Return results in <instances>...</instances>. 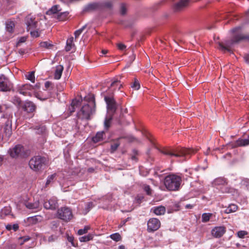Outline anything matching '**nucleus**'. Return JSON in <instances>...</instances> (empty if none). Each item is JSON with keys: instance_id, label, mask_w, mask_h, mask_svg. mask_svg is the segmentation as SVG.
I'll use <instances>...</instances> for the list:
<instances>
[{"instance_id": "obj_1", "label": "nucleus", "mask_w": 249, "mask_h": 249, "mask_svg": "<svg viewBox=\"0 0 249 249\" xmlns=\"http://www.w3.org/2000/svg\"><path fill=\"white\" fill-rule=\"evenodd\" d=\"M197 149L178 147L177 148H164L160 150L163 154L170 157L183 158V160L189 158L190 155L195 154Z\"/></svg>"}, {"instance_id": "obj_2", "label": "nucleus", "mask_w": 249, "mask_h": 249, "mask_svg": "<svg viewBox=\"0 0 249 249\" xmlns=\"http://www.w3.org/2000/svg\"><path fill=\"white\" fill-rule=\"evenodd\" d=\"M240 30L241 27H240L232 29L231 31L234 34L232 38L230 40L227 41L225 45L222 43H219V48L223 51H230V49L233 44L246 39H249V37L241 34Z\"/></svg>"}, {"instance_id": "obj_3", "label": "nucleus", "mask_w": 249, "mask_h": 249, "mask_svg": "<svg viewBox=\"0 0 249 249\" xmlns=\"http://www.w3.org/2000/svg\"><path fill=\"white\" fill-rule=\"evenodd\" d=\"M182 178L175 174H170L164 178V185L166 188L170 191L179 190L182 183Z\"/></svg>"}, {"instance_id": "obj_4", "label": "nucleus", "mask_w": 249, "mask_h": 249, "mask_svg": "<svg viewBox=\"0 0 249 249\" xmlns=\"http://www.w3.org/2000/svg\"><path fill=\"white\" fill-rule=\"evenodd\" d=\"M95 101L93 99L89 104L83 106L82 108L77 113V117L80 120H89L90 115L95 112Z\"/></svg>"}, {"instance_id": "obj_5", "label": "nucleus", "mask_w": 249, "mask_h": 249, "mask_svg": "<svg viewBox=\"0 0 249 249\" xmlns=\"http://www.w3.org/2000/svg\"><path fill=\"white\" fill-rule=\"evenodd\" d=\"M8 153L13 158H25L29 155V152L22 145L18 144L13 148H10Z\"/></svg>"}, {"instance_id": "obj_6", "label": "nucleus", "mask_w": 249, "mask_h": 249, "mask_svg": "<svg viewBox=\"0 0 249 249\" xmlns=\"http://www.w3.org/2000/svg\"><path fill=\"white\" fill-rule=\"evenodd\" d=\"M46 159L40 156L33 157L29 162L30 168L34 171L37 172L41 170L45 165Z\"/></svg>"}, {"instance_id": "obj_7", "label": "nucleus", "mask_w": 249, "mask_h": 249, "mask_svg": "<svg viewBox=\"0 0 249 249\" xmlns=\"http://www.w3.org/2000/svg\"><path fill=\"white\" fill-rule=\"evenodd\" d=\"M57 214L58 218L66 222L70 220L72 217L71 211L67 207H63L59 209Z\"/></svg>"}, {"instance_id": "obj_8", "label": "nucleus", "mask_w": 249, "mask_h": 249, "mask_svg": "<svg viewBox=\"0 0 249 249\" xmlns=\"http://www.w3.org/2000/svg\"><path fill=\"white\" fill-rule=\"evenodd\" d=\"M104 99L107 105L108 113H111V115H113L117 109V103L115 100L112 96H107L104 97Z\"/></svg>"}, {"instance_id": "obj_9", "label": "nucleus", "mask_w": 249, "mask_h": 249, "mask_svg": "<svg viewBox=\"0 0 249 249\" xmlns=\"http://www.w3.org/2000/svg\"><path fill=\"white\" fill-rule=\"evenodd\" d=\"M12 84L8 78L4 75L0 76V90L2 91H10L12 88Z\"/></svg>"}, {"instance_id": "obj_10", "label": "nucleus", "mask_w": 249, "mask_h": 249, "mask_svg": "<svg viewBox=\"0 0 249 249\" xmlns=\"http://www.w3.org/2000/svg\"><path fill=\"white\" fill-rule=\"evenodd\" d=\"M43 206L44 208L47 210H55L58 207V202L56 197L53 196L44 200Z\"/></svg>"}, {"instance_id": "obj_11", "label": "nucleus", "mask_w": 249, "mask_h": 249, "mask_svg": "<svg viewBox=\"0 0 249 249\" xmlns=\"http://www.w3.org/2000/svg\"><path fill=\"white\" fill-rule=\"evenodd\" d=\"M160 227V221L156 218H150L147 222V231L149 232L158 230Z\"/></svg>"}, {"instance_id": "obj_12", "label": "nucleus", "mask_w": 249, "mask_h": 249, "mask_svg": "<svg viewBox=\"0 0 249 249\" xmlns=\"http://www.w3.org/2000/svg\"><path fill=\"white\" fill-rule=\"evenodd\" d=\"M34 87L30 84H26L18 86L17 90L20 94L24 96H30L31 91L34 89Z\"/></svg>"}, {"instance_id": "obj_13", "label": "nucleus", "mask_w": 249, "mask_h": 249, "mask_svg": "<svg viewBox=\"0 0 249 249\" xmlns=\"http://www.w3.org/2000/svg\"><path fill=\"white\" fill-rule=\"evenodd\" d=\"M25 22L28 31L36 29L37 26V21L36 20L35 17L31 14L26 17Z\"/></svg>"}, {"instance_id": "obj_14", "label": "nucleus", "mask_w": 249, "mask_h": 249, "mask_svg": "<svg viewBox=\"0 0 249 249\" xmlns=\"http://www.w3.org/2000/svg\"><path fill=\"white\" fill-rule=\"evenodd\" d=\"M36 106L32 102L26 101L21 105V108L23 111L27 113H32L35 111Z\"/></svg>"}, {"instance_id": "obj_15", "label": "nucleus", "mask_w": 249, "mask_h": 249, "mask_svg": "<svg viewBox=\"0 0 249 249\" xmlns=\"http://www.w3.org/2000/svg\"><path fill=\"white\" fill-rule=\"evenodd\" d=\"M52 83L50 81H47L45 83V91H47L48 94L47 95H45L44 97H41L40 96V94L39 93H37L36 95V96L40 100H45L51 97H52V93L51 92V90L53 89V88L52 87Z\"/></svg>"}, {"instance_id": "obj_16", "label": "nucleus", "mask_w": 249, "mask_h": 249, "mask_svg": "<svg viewBox=\"0 0 249 249\" xmlns=\"http://www.w3.org/2000/svg\"><path fill=\"white\" fill-rule=\"evenodd\" d=\"M3 132L5 136L10 138L12 134V121L11 119H8L3 125Z\"/></svg>"}, {"instance_id": "obj_17", "label": "nucleus", "mask_w": 249, "mask_h": 249, "mask_svg": "<svg viewBox=\"0 0 249 249\" xmlns=\"http://www.w3.org/2000/svg\"><path fill=\"white\" fill-rule=\"evenodd\" d=\"M226 231V229L224 226H217L212 230L211 234L215 238H220L224 234Z\"/></svg>"}, {"instance_id": "obj_18", "label": "nucleus", "mask_w": 249, "mask_h": 249, "mask_svg": "<svg viewBox=\"0 0 249 249\" xmlns=\"http://www.w3.org/2000/svg\"><path fill=\"white\" fill-rule=\"evenodd\" d=\"M190 3L189 0H180L173 6V9L175 12H179L188 6Z\"/></svg>"}, {"instance_id": "obj_19", "label": "nucleus", "mask_w": 249, "mask_h": 249, "mask_svg": "<svg viewBox=\"0 0 249 249\" xmlns=\"http://www.w3.org/2000/svg\"><path fill=\"white\" fill-rule=\"evenodd\" d=\"M25 205L27 208L33 212H38L41 209L40 203L38 200H36L33 203L27 202Z\"/></svg>"}, {"instance_id": "obj_20", "label": "nucleus", "mask_w": 249, "mask_h": 249, "mask_svg": "<svg viewBox=\"0 0 249 249\" xmlns=\"http://www.w3.org/2000/svg\"><path fill=\"white\" fill-rule=\"evenodd\" d=\"M249 145V136L247 139H238L235 142L231 144V146L233 148L245 146Z\"/></svg>"}, {"instance_id": "obj_21", "label": "nucleus", "mask_w": 249, "mask_h": 249, "mask_svg": "<svg viewBox=\"0 0 249 249\" xmlns=\"http://www.w3.org/2000/svg\"><path fill=\"white\" fill-rule=\"evenodd\" d=\"M213 183L214 186H222V187H223L225 185L227 184V182L225 178H218L215 179Z\"/></svg>"}, {"instance_id": "obj_22", "label": "nucleus", "mask_w": 249, "mask_h": 249, "mask_svg": "<svg viewBox=\"0 0 249 249\" xmlns=\"http://www.w3.org/2000/svg\"><path fill=\"white\" fill-rule=\"evenodd\" d=\"M73 40L74 38L72 36L70 37L69 38L66 42V46L65 47V50L67 52L70 51L72 48L75 47V45L73 43Z\"/></svg>"}, {"instance_id": "obj_23", "label": "nucleus", "mask_w": 249, "mask_h": 249, "mask_svg": "<svg viewBox=\"0 0 249 249\" xmlns=\"http://www.w3.org/2000/svg\"><path fill=\"white\" fill-rule=\"evenodd\" d=\"M63 71V67L62 66L58 65L56 66L54 75L55 79L58 80L61 78Z\"/></svg>"}, {"instance_id": "obj_24", "label": "nucleus", "mask_w": 249, "mask_h": 249, "mask_svg": "<svg viewBox=\"0 0 249 249\" xmlns=\"http://www.w3.org/2000/svg\"><path fill=\"white\" fill-rule=\"evenodd\" d=\"M94 204L92 202L85 203V208L83 209L82 213L84 214H86L91 209L94 207Z\"/></svg>"}, {"instance_id": "obj_25", "label": "nucleus", "mask_w": 249, "mask_h": 249, "mask_svg": "<svg viewBox=\"0 0 249 249\" xmlns=\"http://www.w3.org/2000/svg\"><path fill=\"white\" fill-rule=\"evenodd\" d=\"M80 105V102L77 100H73L71 105V107L70 108L71 113L75 111V108L77 107Z\"/></svg>"}, {"instance_id": "obj_26", "label": "nucleus", "mask_w": 249, "mask_h": 249, "mask_svg": "<svg viewBox=\"0 0 249 249\" xmlns=\"http://www.w3.org/2000/svg\"><path fill=\"white\" fill-rule=\"evenodd\" d=\"M61 9H59V6L55 5L53 6L51 9H50L46 12L47 15H51L52 14H56L57 12L60 11Z\"/></svg>"}, {"instance_id": "obj_27", "label": "nucleus", "mask_w": 249, "mask_h": 249, "mask_svg": "<svg viewBox=\"0 0 249 249\" xmlns=\"http://www.w3.org/2000/svg\"><path fill=\"white\" fill-rule=\"evenodd\" d=\"M165 212V208L163 206H160L155 208L154 210V213L156 215H162L164 214Z\"/></svg>"}, {"instance_id": "obj_28", "label": "nucleus", "mask_w": 249, "mask_h": 249, "mask_svg": "<svg viewBox=\"0 0 249 249\" xmlns=\"http://www.w3.org/2000/svg\"><path fill=\"white\" fill-rule=\"evenodd\" d=\"M238 209V206L234 204L229 205L228 207L226 209L225 212L227 213H233L236 212Z\"/></svg>"}, {"instance_id": "obj_29", "label": "nucleus", "mask_w": 249, "mask_h": 249, "mask_svg": "<svg viewBox=\"0 0 249 249\" xmlns=\"http://www.w3.org/2000/svg\"><path fill=\"white\" fill-rule=\"evenodd\" d=\"M15 27V23L13 21H8L6 23V28L7 31L8 32L12 33L14 31V29Z\"/></svg>"}, {"instance_id": "obj_30", "label": "nucleus", "mask_w": 249, "mask_h": 249, "mask_svg": "<svg viewBox=\"0 0 249 249\" xmlns=\"http://www.w3.org/2000/svg\"><path fill=\"white\" fill-rule=\"evenodd\" d=\"M11 101L16 106L19 107V108H21V105H22V104L23 103V102H22L21 99L17 96L13 97Z\"/></svg>"}, {"instance_id": "obj_31", "label": "nucleus", "mask_w": 249, "mask_h": 249, "mask_svg": "<svg viewBox=\"0 0 249 249\" xmlns=\"http://www.w3.org/2000/svg\"><path fill=\"white\" fill-rule=\"evenodd\" d=\"M104 132H98L96 135L92 138V141L94 142H98L103 140Z\"/></svg>"}, {"instance_id": "obj_32", "label": "nucleus", "mask_w": 249, "mask_h": 249, "mask_svg": "<svg viewBox=\"0 0 249 249\" xmlns=\"http://www.w3.org/2000/svg\"><path fill=\"white\" fill-rule=\"evenodd\" d=\"M69 13L67 12H61L57 16V18L59 21L66 20L68 17Z\"/></svg>"}, {"instance_id": "obj_33", "label": "nucleus", "mask_w": 249, "mask_h": 249, "mask_svg": "<svg viewBox=\"0 0 249 249\" xmlns=\"http://www.w3.org/2000/svg\"><path fill=\"white\" fill-rule=\"evenodd\" d=\"M120 145V143L118 141H115L113 142L111 144L110 152L112 153H114Z\"/></svg>"}, {"instance_id": "obj_34", "label": "nucleus", "mask_w": 249, "mask_h": 249, "mask_svg": "<svg viewBox=\"0 0 249 249\" xmlns=\"http://www.w3.org/2000/svg\"><path fill=\"white\" fill-rule=\"evenodd\" d=\"M93 238V236L92 234H89L87 235L80 237L79 239L80 242H85L92 240Z\"/></svg>"}, {"instance_id": "obj_35", "label": "nucleus", "mask_w": 249, "mask_h": 249, "mask_svg": "<svg viewBox=\"0 0 249 249\" xmlns=\"http://www.w3.org/2000/svg\"><path fill=\"white\" fill-rule=\"evenodd\" d=\"M98 7V4L96 3H90L88 4L84 9L85 11H89L91 10H93L97 8Z\"/></svg>"}, {"instance_id": "obj_36", "label": "nucleus", "mask_w": 249, "mask_h": 249, "mask_svg": "<svg viewBox=\"0 0 249 249\" xmlns=\"http://www.w3.org/2000/svg\"><path fill=\"white\" fill-rule=\"evenodd\" d=\"M25 77L27 79L31 81L32 83H35V72L34 71H30L28 72L26 75Z\"/></svg>"}, {"instance_id": "obj_37", "label": "nucleus", "mask_w": 249, "mask_h": 249, "mask_svg": "<svg viewBox=\"0 0 249 249\" xmlns=\"http://www.w3.org/2000/svg\"><path fill=\"white\" fill-rule=\"evenodd\" d=\"M213 214L211 213H204L202 215V222H207L210 220V219L212 216Z\"/></svg>"}, {"instance_id": "obj_38", "label": "nucleus", "mask_w": 249, "mask_h": 249, "mask_svg": "<svg viewBox=\"0 0 249 249\" xmlns=\"http://www.w3.org/2000/svg\"><path fill=\"white\" fill-rule=\"evenodd\" d=\"M112 116L110 115L109 117H107L105 119L104 122V126L106 129H108L110 125V123L112 119Z\"/></svg>"}, {"instance_id": "obj_39", "label": "nucleus", "mask_w": 249, "mask_h": 249, "mask_svg": "<svg viewBox=\"0 0 249 249\" xmlns=\"http://www.w3.org/2000/svg\"><path fill=\"white\" fill-rule=\"evenodd\" d=\"M40 46L42 48L50 49L53 46V45L50 41H43L40 42Z\"/></svg>"}, {"instance_id": "obj_40", "label": "nucleus", "mask_w": 249, "mask_h": 249, "mask_svg": "<svg viewBox=\"0 0 249 249\" xmlns=\"http://www.w3.org/2000/svg\"><path fill=\"white\" fill-rule=\"evenodd\" d=\"M56 177V174H52L50 176H49L47 179L45 186L46 187H47L49 184H50L51 183L53 182L54 178Z\"/></svg>"}, {"instance_id": "obj_41", "label": "nucleus", "mask_w": 249, "mask_h": 249, "mask_svg": "<svg viewBox=\"0 0 249 249\" xmlns=\"http://www.w3.org/2000/svg\"><path fill=\"white\" fill-rule=\"evenodd\" d=\"M111 239L116 242H118L121 240V236L119 233H115L110 235Z\"/></svg>"}, {"instance_id": "obj_42", "label": "nucleus", "mask_w": 249, "mask_h": 249, "mask_svg": "<svg viewBox=\"0 0 249 249\" xmlns=\"http://www.w3.org/2000/svg\"><path fill=\"white\" fill-rule=\"evenodd\" d=\"M90 227L89 226H86L84 229H80L77 231V234L79 235H83L88 232Z\"/></svg>"}, {"instance_id": "obj_43", "label": "nucleus", "mask_w": 249, "mask_h": 249, "mask_svg": "<svg viewBox=\"0 0 249 249\" xmlns=\"http://www.w3.org/2000/svg\"><path fill=\"white\" fill-rule=\"evenodd\" d=\"M221 191L223 193H230L232 192V189L225 185L220 188Z\"/></svg>"}, {"instance_id": "obj_44", "label": "nucleus", "mask_w": 249, "mask_h": 249, "mask_svg": "<svg viewBox=\"0 0 249 249\" xmlns=\"http://www.w3.org/2000/svg\"><path fill=\"white\" fill-rule=\"evenodd\" d=\"M143 189L147 195L150 196L152 195V190L150 188V186L146 184H144L143 186Z\"/></svg>"}, {"instance_id": "obj_45", "label": "nucleus", "mask_w": 249, "mask_h": 249, "mask_svg": "<svg viewBox=\"0 0 249 249\" xmlns=\"http://www.w3.org/2000/svg\"><path fill=\"white\" fill-rule=\"evenodd\" d=\"M11 210L10 207H4L3 209L1 210V216H6L9 215L11 213Z\"/></svg>"}, {"instance_id": "obj_46", "label": "nucleus", "mask_w": 249, "mask_h": 249, "mask_svg": "<svg viewBox=\"0 0 249 249\" xmlns=\"http://www.w3.org/2000/svg\"><path fill=\"white\" fill-rule=\"evenodd\" d=\"M131 88L133 89L138 90L140 88V85L139 81L137 79H135L133 84L131 85Z\"/></svg>"}, {"instance_id": "obj_47", "label": "nucleus", "mask_w": 249, "mask_h": 249, "mask_svg": "<svg viewBox=\"0 0 249 249\" xmlns=\"http://www.w3.org/2000/svg\"><path fill=\"white\" fill-rule=\"evenodd\" d=\"M28 221L32 224H35L38 221V219L36 216L30 217L28 218Z\"/></svg>"}, {"instance_id": "obj_48", "label": "nucleus", "mask_w": 249, "mask_h": 249, "mask_svg": "<svg viewBox=\"0 0 249 249\" xmlns=\"http://www.w3.org/2000/svg\"><path fill=\"white\" fill-rule=\"evenodd\" d=\"M67 240L69 242L71 243L73 247H75L77 246V243H75L74 241V237L73 236H68L67 237Z\"/></svg>"}, {"instance_id": "obj_49", "label": "nucleus", "mask_w": 249, "mask_h": 249, "mask_svg": "<svg viewBox=\"0 0 249 249\" xmlns=\"http://www.w3.org/2000/svg\"><path fill=\"white\" fill-rule=\"evenodd\" d=\"M85 28V27L83 26L82 28L75 31L74 36H75V39L77 38L80 36V35H81V34L83 32Z\"/></svg>"}, {"instance_id": "obj_50", "label": "nucleus", "mask_w": 249, "mask_h": 249, "mask_svg": "<svg viewBox=\"0 0 249 249\" xmlns=\"http://www.w3.org/2000/svg\"><path fill=\"white\" fill-rule=\"evenodd\" d=\"M237 236L241 238H243L245 235H247L248 232L245 231H240L237 232Z\"/></svg>"}, {"instance_id": "obj_51", "label": "nucleus", "mask_w": 249, "mask_h": 249, "mask_svg": "<svg viewBox=\"0 0 249 249\" xmlns=\"http://www.w3.org/2000/svg\"><path fill=\"white\" fill-rule=\"evenodd\" d=\"M30 34L34 37H37L39 36V33L37 30L31 31Z\"/></svg>"}, {"instance_id": "obj_52", "label": "nucleus", "mask_w": 249, "mask_h": 249, "mask_svg": "<svg viewBox=\"0 0 249 249\" xmlns=\"http://www.w3.org/2000/svg\"><path fill=\"white\" fill-rule=\"evenodd\" d=\"M126 13V8L124 4H122L121 7L120 13L122 15H124Z\"/></svg>"}, {"instance_id": "obj_53", "label": "nucleus", "mask_w": 249, "mask_h": 249, "mask_svg": "<svg viewBox=\"0 0 249 249\" xmlns=\"http://www.w3.org/2000/svg\"><path fill=\"white\" fill-rule=\"evenodd\" d=\"M46 130V127L44 126H40L37 129V133L38 134L43 133L45 132Z\"/></svg>"}, {"instance_id": "obj_54", "label": "nucleus", "mask_w": 249, "mask_h": 249, "mask_svg": "<svg viewBox=\"0 0 249 249\" xmlns=\"http://www.w3.org/2000/svg\"><path fill=\"white\" fill-rule=\"evenodd\" d=\"M103 5L105 7L110 9L112 7V4L111 1H107L104 3Z\"/></svg>"}, {"instance_id": "obj_55", "label": "nucleus", "mask_w": 249, "mask_h": 249, "mask_svg": "<svg viewBox=\"0 0 249 249\" xmlns=\"http://www.w3.org/2000/svg\"><path fill=\"white\" fill-rule=\"evenodd\" d=\"M57 238V236L55 235H52L49 237L48 238V241L49 242H53L55 241Z\"/></svg>"}, {"instance_id": "obj_56", "label": "nucleus", "mask_w": 249, "mask_h": 249, "mask_svg": "<svg viewBox=\"0 0 249 249\" xmlns=\"http://www.w3.org/2000/svg\"><path fill=\"white\" fill-rule=\"evenodd\" d=\"M118 48L121 51H124L126 48V46L122 43H118L117 44Z\"/></svg>"}, {"instance_id": "obj_57", "label": "nucleus", "mask_w": 249, "mask_h": 249, "mask_svg": "<svg viewBox=\"0 0 249 249\" xmlns=\"http://www.w3.org/2000/svg\"><path fill=\"white\" fill-rule=\"evenodd\" d=\"M133 152L134 155L132 156L131 159L132 160H134L137 161V157H136V155H137V151L136 150H134L133 151Z\"/></svg>"}, {"instance_id": "obj_58", "label": "nucleus", "mask_w": 249, "mask_h": 249, "mask_svg": "<svg viewBox=\"0 0 249 249\" xmlns=\"http://www.w3.org/2000/svg\"><path fill=\"white\" fill-rule=\"evenodd\" d=\"M129 219V217L127 218L126 219L122 220L119 225L120 227H121L125 225L126 222H127Z\"/></svg>"}, {"instance_id": "obj_59", "label": "nucleus", "mask_w": 249, "mask_h": 249, "mask_svg": "<svg viewBox=\"0 0 249 249\" xmlns=\"http://www.w3.org/2000/svg\"><path fill=\"white\" fill-rule=\"evenodd\" d=\"M119 84H120V82H119L118 81H114L111 83L110 87L111 88H113L114 87L118 86Z\"/></svg>"}, {"instance_id": "obj_60", "label": "nucleus", "mask_w": 249, "mask_h": 249, "mask_svg": "<svg viewBox=\"0 0 249 249\" xmlns=\"http://www.w3.org/2000/svg\"><path fill=\"white\" fill-rule=\"evenodd\" d=\"M26 40V37H21L18 42V45L20 43H23V42H25Z\"/></svg>"}, {"instance_id": "obj_61", "label": "nucleus", "mask_w": 249, "mask_h": 249, "mask_svg": "<svg viewBox=\"0 0 249 249\" xmlns=\"http://www.w3.org/2000/svg\"><path fill=\"white\" fill-rule=\"evenodd\" d=\"M244 59L247 63H249V54L245 55Z\"/></svg>"}, {"instance_id": "obj_62", "label": "nucleus", "mask_w": 249, "mask_h": 249, "mask_svg": "<svg viewBox=\"0 0 249 249\" xmlns=\"http://www.w3.org/2000/svg\"><path fill=\"white\" fill-rule=\"evenodd\" d=\"M12 228L16 231L18 228V226L17 224H14L12 226Z\"/></svg>"}, {"instance_id": "obj_63", "label": "nucleus", "mask_w": 249, "mask_h": 249, "mask_svg": "<svg viewBox=\"0 0 249 249\" xmlns=\"http://www.w3.org/2000/svg\"><path fill=\"white\" fill-rule=\"evenodd\" d=\"M12 229V226L11 225H8L6 226V229L8 230H11Z\"/></svg>"}, {"instance_id": "obj_64", "label": "nucleus", "mask_w": 249, "mask_h": 249, "mask_svg": "<svg viewBox=\"0 0 249 249\" xmlns=\"http://www.w3.org/2000/svg\"><path fill=\"white\" fill-rule=\"evenodd\" d=\"M107 52H108V50H103L102 51V53L103 54H106L107 53Z\"/></svg>"}]
</instances>
